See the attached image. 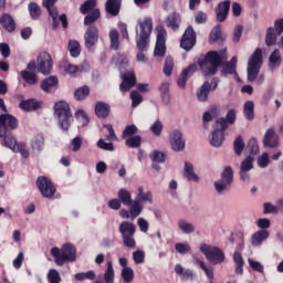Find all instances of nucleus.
Wrapping results in <instances>:
<instances>
[{"label": "nucleus", "instance_id": "nucleus-4", "mask_svg": "<svg viewBox=\"0 0 283 283\" xmlns=\"http://www.w3.org/2000/svg\"><path fill=\"white\" fill-rule=\"evenodd\" d=\"M54 116L62 132H67L70 127H72V123H74L72 109L70 108V104L65 101H60L54 104Z\"/></svg>", "mask_w": 283, "mask_h": 283}, {"label": "nucleus", "instance_id": "nucleus-3", "mask_svg": "<svg viewBox=\"0 0 283 283\" xmlns=\"http://www.w3.org/2000/svg\"><path fill=\"white\" fill-rule=\"evenodd\" d=\"M224 61H227V49L219 52L210 51L199 61V67L205 76H213V74H217L218 67H220Z\"/></svg>", "mask_w": 283, "mask_h": 283}, {"label": "nucleus", "instance_id": "nucleus-47", "mask_svg": "<svg viewBox=\"0 0 283 283\" xmlns=\"http://www.w3.org/2000/svg\"><path fill=\"white\" fill-rule=\"evenodd\" d=\"M69 52L71 56L76 59L77 56L81 55V43L76 40H70L69 41Z\"/></svg>", "mask_w": 283, "mask_h": 283}, {"label": "nucleus", "instance_id": "nucleus-19", "mask_svg": "<svg viewBox=\"0 0 283 283\" xmlns=\"http://www.w3.org/2000/svg\"><path fill=\"white\" fill-rule=\"evenodd\" d=\"M193 45H196V31L192 27H188L181 38L180 48L189 52Z\"/></svg>", "mask_w": 283, "mask_h": 283}, {"label": "nucleus", "instance_id": "nucleus-64", "mask_svg": "<svg viewBox=\"0 0 283 283\" xmlns=\"http://www.w3.org/2000/svg\"><path fill=\"white\" fill-rule=\"evenodd\" d=\"M48 280L50 283H61V274H59V271L51 269L48 274Z\"/></svg>", "mask_w": 283, "mask_h": 283}, {"label": "nucleus", "instance_id": "nucleus-59", "mask_svg": "<svg viewBox=\"0 0 283 283\" xmlns=\"http://www.w3.org/2000/svg\"><path fill=\"white\" fill-rule=\"evenodd\" d=\"M230 244H237L238 251L244 250V238L242 235H232L229 239Z\"/></svg>", "mask_w": 283, "mask_h": 283}, {"label": "nucleus", "instance_id": "nucleus-17", "mask_svg": "<svg viewBox=\"0 0 283 283\" xmlns=\"http://www.w3.org/2000/svg\"><path fill=\"white\" fill-rule=\"evenodd\" d=\"M96 43H98V28L96 25L88 27L84 33L86 50H92Z\"/></svg>", "mask_w": 283, "mask_h": 283}, {"label": "nucleus", "instance_id": "nucleus-15", "mask_svg": "<svg viewBox=\"0 0 283 283\" xmlns=\"http://www.w3.org/2000/svg\"><path fill=\"white\" fill-rule=\"evenodd\" d=\"M169 140H170V146L172 151H184L185 150V145L186 140L182 135V132L176 129L172 130L169 135Z\"/></svg>", "mask_w": 283, "mask_h": 283}, {"label": "nucleus", "instance_id": "nucleus-55", "mask_svg": "<svg viewBox=\"0 0 283 283\" xmlns=\"http://www.w3.org/2000/svg\"><path fill=\"white\" fill-rule=\"evenodd\" d=\"M273 29H274V32H276L277 36H282L277 45L279 48H283V18L275 20Z\"/></svg>", "mask_w": 283, "mask_h": 283}, {"label": "nucleus", "instance_id": "nucleus-50", "mask_svg": "<svg viewBox=\"0 0 283 283\" xmlns=\"http://www.w3.org/2000/svg\"><path fill=\"white\" fill-rule=\"evenodd\" d=\"M238 56H233L230 62L223 65L222 74H237Z\"/></svg>", "mask_w": 283, "mask_h": 283}, {"label": "nucleus", "instance_id": "nucleus-29", "mask_svg": "<svg viewBox=\"0 0 283 283\" xmlns=\"http://www.w3.org/2000/svg\"><path fill=\"white\" fill-rule=\"evenodd\" d=\"M181 21L180 13L172 12L167 17L166 24L168 28H171L174 32H178Z\"/></svg>", "mask_w": 283, "mask_h": 283}, {"label": "nucleus", "instance_id": "nucleus-2", "mask_svg": "<svg viewBox=\"0 0 283 283\" xmlns=\"http://www.w3.org/2000/svg\"><path fill=\"white\" fill-rule=\"evenodd\" d=\"M153 30L154 20L151 17H145L137 20L135 32L136 45L139 51L137 52L136 59L139 63H147V56L145 55V52H147V48H149V39H151Z\"/></svg>", "mask_w": 283, "mask_h": 283}, {"label": "nucleus", "instance_id": "nucleus-37", "mask_svg": "<svg viewBox=\"0 0 283 283\" xmlns=\"http://www.w3.org/2000/svg\"><path fill=\"white\" fill-rule=\"evenodd\" d=\"M134 202L139 203L143 211V209H145V205H143V202H148V205H154V193H151V191H146L142 196H136V198L134 199Z\"/></svg>", "mask_w": 283, "mask_h": 283}, {"label": "nucleus", "instance_id": "nucleus-12", "mask_svg": "<svg viewBox=\"0 0 283 283\" xmlns=\"http://www.w3.org/2000/svg\"><path fill=\"white\" fill-rule=\"evenodd\" d=\"M38 188L43 198H54L56 187L48 177H39L36 180Z\"/></svg>", "mask_w": 283, "mask_h": 283}, {"label": "nucleus", "instance_id": "nucleus-23", "mask_svg": "<svg viewBox=\"0 0 283 283\" xmlns=\"http://www.w3.org/2000/svg\"><path fill=\"white\" fill-rule=\"evenodd\" d=\"M198 70V66L195 64H191L186 70H184L177 81L178 87H181V90H185L187 86V81H189L190 76H193L195 72Z\"/></svg>", "mask_w": 283, "mask_h": 283}, {"label": "nucleus", "instance_id": "nucleus-33", "mask_svg": "<svg viewBox=\"0 0 283 283\" xmlns=\"http://www.w3.org/2000/svg\"><path fill=\"white\" fill-rule=\"evenodd\" d=\"M20 109L24 112H34L41 107V103L36 99L22 101L19 105Z\"/></svg>", "mask_w": 283, "mask_h": 283}, {"label": "nucleus", "instance_id": "nucleus-32", "mask_svg": "<svg viewBox=\"0 0 283 283\" xmlns=\"http://www.w3.org/2000/svg\"><path fill=\"white\" fill-rule=\"evenodd\" d=\"M95 114L98 118H107V116H109V104L97 102L95 105Z\"/></svg>", "mask_w": 283, "mask_h": 283}, {"label": "nucleus", "instance_id": "nucleus-34", "mask_svg": "<svg viewBox=\"0 0 283 283\" xmlns=\"http://www.w3.org/2000/svg\"><path fill=\"white\" fill-rule=\"evenodd\" d=\"M0 24L7 32H14L17 24L14 23V19L10 17V14H3L0 18Z\"/></svg>", "mask_w": 283, "mask_h": 283}, {"label": "nucleus", "instance_id": "nucleus-39", "mask_svg": "<svg viewBox=\"0 0 283 283\" xmlns=\"http://www.w3.org/2000/svg\"><path fill=\"white\" fill-rule=\"evenodd\" d=\"M233 262L235 264V273L237 275H242L244 273V259L240 252H234Z\"/></svg>", "mask_w": 283, "mask_h": 283}, {"label": "nucleus", "instance_id": "nucleus-36", "mask_svg": "<svg viewBox=\"0 0 283 283\" xmlns=\"http://www.w3.org/2000/svg\"><path fill=\"white\" fill-rule=\"evenodd\" d=\"M31 147L36 154H41V150L45 147V138L43 135H36L31 140Z\"/></svg>", "mask_w": 283, "mask_h": 283}, {"label": "nucleus", "instance_id": "nucleus-14", "mask_svg": "<svg viewBox=\"0 0 283 283\" xmlns=\"http://www.w3.org/2000/svg\"><path fill=\"white\" fill-rule=\"evenodd\" d=\"M253 160H255V158L248 156L241 163L240 168H239V176H240V180H242V182H251V172L250 171L253 169Z\"/></svg>", "mask_w": 283, "mask_h": 283}, {"label": "nucleus", "instance_id": "nucleus-41", "mask_svg": "<svg viewBox=\"0 0 283 283\" xmlns=\"http://www.w3.org/2000/svg\"><path fill=\"white\" fill-rule=\"evenodd\" d=\"M169 87H170V84L167 81L161 82V84L159 85V94L161 96L163 103H165L166 105L169 104V99H170Z\"/></svg>", "mask_w": 283, "mask_h": 283}, {"label": "nucleus", "instance_id": "nucleus-45", "mask_svg": "<svg viewBox=\"0 0 283 283\" xmlns=\"http://www.w3.org/2000/svg\"><path fill=\"white\" fill-rule=\"evenodd\" d=\"M143 143V137L140 135H134L132 137H128L126 139V147H129L130 149H138Z\"/></svg>", "mask_w": 283, "mask_h": 283}, {"label": "nucleus", "instance_id": "nucleus-63", "mask_svg": "<svg viewBox=\"0 0 283 283\" xmlns=\"http://www.w3.org/2000/svg\"><path fill=\"white\" fill-rule=\"evenodd\" d=\"M221 35L222 29H220V25L214 27L210 33L209 43H216Z\"/></svg>", "mask_w": 283, "mask_h": 283}, {"label": "nucleus", "instance_id": "nucleus-60", "mask_svg": "<svg viewBox=\"0 0 283 283\" xmlns=\"http://www.w3.org/2000/svg\"><path fill=\"white\" fill-rule=\"evenodd\" d=\"M136 134H138V127L132 124L125 127L122 138H132V136H136Z\"/></svg>", "mask_w": 283, "mask_h": 283}, {"label": "nucleus", "instance_id": "nucleus-1", "mask_svg": "<svg viewBox=\"0 0 283 283\" xmlns=\"http://www.w3.org/2000/svg\"><path fill=\"white\" fill-rule=\"evenodd\" d=\"M18 127L19 122L17 117L10 114L0 115V138H3L1 145L11 149L14 154H21L22 158H30L25 143H17V139L12 136L11 132Z\"/></svg>", "mask_w": 283, "mask_h": 283}, {"label": "nucleus", "instance_id": "nucleus-26", "mask_svg": "<svg viewBox=\"0 0 283 283\" xmlns=\"http://www.w3.org/2000/svg\"><path fill=\"white\" fill-rule=\"evenodd\" d=\"M118 231L122 238L126 235H136V224L132 221H122Z\"/></svg>", "mask_w": 283, "mask_h": 283}, {"label": "nucleus", "instance_id": "nucleus-13", "mask_svg": "<svg viewBox=\"0 0 283 283\" xmlns=\"http://www.w3.org/2000/svg\"><path fill=\"white\" fill-rule=\"evenodd\" d=\"M52 55H50V53L48 52L40 53V55L38 56V72L46 76L48 74H50V72H52Z\"/></svg>", "mask_w": 283, "mask_h": 283}, {"label": "nucleus", "instance_id": "nucleus-16", "mask_svg": "<svg viewBox=\"0 0 283 283\" xmlns=\"http://www.w3.org/2000/svg\"><path fill=\"white\" fill-rule=\"evenodd\" d=\"M46 10L49 17L52 19L53 30H56V28H59V21H61L64 30L67 29V15L65 13L59 17V9H56V7H48Z\"/></svg>", "mask_w": 283, "mask_h": 283}, {"label": "nucleus", "instance_id": "nucleus-31", "mask_svg": "<svg viewBox=\"0 0 283 283\" xmlns=\"http://www.w3.org/2000/svg\"><path fill=\"white\" fill-rule=\"evenodd\" d=\"M245 154H249L251 158H255L260 154V145H258V139L251 137L245 146Z\"/></svg>", "mask_w": 283, "mask_h": 283}, {"label": "nucleus", "instance_id": "nucleus-6", "mask_svg": "<svg viewBox=\"0 0 283 283\" xmlns=\"http://www.w3.org/2000/svg\"><path fill=\"white\" fill-rule=\"evenodd\" d=\"M262 63H264V60L262 59V49L258 48L248 61L247 74L249 83H253V81L258 78L260 70L262 69Z\"/></svg>", "mask_w": 283, "mask_h": 283}, {"label": "nucleus", "instance_id": "nucleus-24", "mask_svg": "<svg viewBox=\"0 0 283 283\" xmlns=\"http://www.w3.org/2000/svg\"><path fill=\"white\" fill-rule=\"evenodd\" d=\"M271 233L269 230H259L254 232L251 237V245L254 248H260L266 240H269V237Z\"/></svg>", "mask_w": 283, "mask_h": 283}, {"label": "nucleus", "instance_id": "nucleus-58", "mask_svg": "<svg viewBox=\"0 0 283 283\" xmlns=\"http://www.w3.org/2000/svg\"><path fill=\"white\" fill-rule=\"evenodd\" d=\"M233 149H234V154H237V156H242V151H244V139H242V136L239 135L234 139Z\"/></svg>", "mask_w": 283, "mask_h": 283}, {"label": "nucleus", "instance_id": "nucleus-56", "mask_svg": "<svg viewBox=\"0 0 283 283\" xmlns=\"http://www.w3.org/2000/svg\"><path fill=\"white\" fill-rule=\"evenodd\" d=\"M104 282L114 283V265L112 264V261H107V268L104 273Z\"/></svg>", "mask_w": 283, "mask_h": 283}, {"label": "nucleus", "instance_id": "nucleus-11", "mask_svg": "<svg viewBox=\"0 0 283 283\" xmlns=\"http://www.w3.org/2000/svg\"><path fill=\"white\" fill-rule=\"evenodd\" d=\"M156 32H157V42L155 45L154 54L155 56H159L160 59H163V56H165L167 52V45H166L167 30H165L163 27L159 25L156 28Z\"/></svg>", "mask_w": 283, "mask_h": 283}, {"label": "nucleus", "instance_id": "nucleus-7", "mask_svg": "<svg viewBox=\"0 0 283 283\" xmlns=\"http://www.w3.org/2000/svg\"><path fill=\"white\" fill-rule=\"evenodd\" d=\"M231 185H233V168L227 166L221 172L220 179L214 181V189L219 196H222L231 189Z\"/></svg>", "mask_w": 283, "mask_h": 283}, {"label": "nucleus", "instance_id": "nucleus-57", "mask_svg": "<svg viewBox=\"0 0 283 283\" xmlns=\"http://www.w3.org/2000/svg\"><path fill=\"white\" fill-rule=\"evenodd\" d=\"M29 12L31 19H33V21H36L39 17H41V7H39V4H36L35 2H31L29 3Z\"/></svg>", "mask_w": 283, "mask_h": 283}, {"label": "nucleus", "instance_id": "nucleus-48", "mask_svg": "<svg viewBox=\"0 0 283 283\" xmlns=\"http://www.w3.org/2000/svg\"><path fill=\"white\" fill-rule=\"evenodd\" d=\"M118 39V30L112 29L109 31L111 50H118V48L120 46V41Z\"/></svg>", "mask_w": 283, "mask_h": 283}, {"label": "nucleus", "instance_id": "nucleus-5", "mask_svg": "<svg viewBox=\"0 0 283 283\" xmlns=\"http://www.w3.org/2000/svg\"><path fill=\"white\" fill-rule=\"evenodd\" d=\"M51 255L57 266H63L65 262H74L76 260V248L72 243H65L61 249L52 248Z\"/></svg>", "mask_w": 283, "mask_h": 283}, {"label": "nucleus", "instance_id": "nucleus-20", "mask_svg": "<svg viewBox=\"0 0 283 283\" xmlns=\"http://www.w3.org/2000/svg\"><path fill=\"white\" fill-rule=\"evenodd\" d=\"M229 10H231V1L226 0L220 2L216 9V17L219 23L227 21V17H229Z\"/></svg>", "mask_w": 283, "mask_h": 283}, {"label": "nucleus", "instance_id": "nucleus-40", "mask_svg": "<svg viewBox=\"0 0 283 283\" xmlns=\"http://www.w3.org/2000/svg\"><path fill=\"white\" fill-rule=\"evenodd\" d=\"M280 65H282V55L280 50L275 49L269 57V66L273 70V67H280Z\"/></svg>", "mask_w": 283, "mask_h": 283}, {"label": "nucleus", "instance_id": "nucleus-25", "mask_svg": "<svg viewBox=\"0 0 283 283\" xmlns=\"http://www.w3.org/2000/svg\"><path fill=\"white\" fill-rule=\"evenodd\" d=\"M184 178L188 182H200V177L196 174V170H193V164L185 161Z\"/></svg>", "mask_w": 283, "mask_h": 283}, {"label": "nucleus", "instance_id": "nucleus-43", "mask_svg": "<svg viewBox=\"0 0 283 283\" xmlns=\"http://www.w3.org/2000/svg\"><path fill=\"white\" fill-rule=\"evenodd\" d=\"M275 43H277V32L273 27H270L266 30L265 45L270 48L271 45H275Z\"/></svg>", "mask_w": 283, "mask_h": 283}, {"label": "nucleus", "instance_id": "nucleus-42", "mask_svg": "<svg viewBox=\"0 0 283 283\" xmlns=\"http://www.w3.org/2000/svg\"><path fill=\"white\" fill-rule=\"evenodd\" d=\"M254 109L255 104L253 103V101H248L244 103L243 114L248 120H253V118L255 117Z\"/></svg>", "mask_w": 283, "mask_h": 283}, {"label": "nucleus", "instance_id": "nucleus-10", "mask_svg": "<svg viewBox=\"0 0 283 283\" xmlns=\"http://www.w3.org/2000/svg\"><path fill=\"white\" fill-rule=\"evenodd\" d=\"M228 128L227 120L224 118H219L216 122V129L211 135L210 145L212 147H221L224 143V129Z\"/></svg>", "mask_w": 283, "mask_h": 283}, {"label": "nucleus", "instance_id": "nucleus-49", "mask_svg": "<svg viewBox=\"0 0 283 283\" xmlns=\"http://www.w3.org/2000/svg\"><path fill=\"white\" fill-rule=\"evenodd\" d=\"M20 76L28 83L29 85H36L39 83V80L36 78V74L30 72V71H21Z\"/></svg>", "mask_w": 283, "mask_h": 283}, {"label": "nucleus", "instance_id": "nucleus-8", "mask_svg": "<svg viewBox=\"0 0 283 283\" xmlns=\"http://www.w3.org/2000/svg\"><path fill=\"white\" fill-rule=\"evenodd\" d=\"M199 249L210 264H222L226 260L224 251L218 247H211L207 243H202Z\"/></svg>", "mask_w": 283, "mask_h": 283}, {"label": "nucleus", "instance_id": "nucleus-35", "mask_svg": "<svg viewBox=\"0 0 283 283\" xmlns=\"http://www.w3.org/2000/svg\"><path fill=\"white\" fill-rule=\"evenodd\" d=\"M56 85H59V78L55 76H50L42 81L41 90H43V92L50 93L52 90H54V87H56Z\"/></svg>", "mask_w": 283, "mask_h": 283}, {"label": "nucleus", "instance_id": "nucleus-21", "mask_svg": "<svg viewBox=\"0 0 283 283\" xmlns=\"http://www.w3.org/2000/svg\"><path fill=\"white\" fill-rule=\"evenodd\" d=\"M263 145L265 147H271L275 149V147H280V136L275 134V129L269 128L264 135Z\"/></svg>", "mask_w": 283, "mask_h": 283}, {"label": "nucleus", "instance_id": "nucleus-44", "mask_svg": "<svg viewBox=\"0 0 283 283\" xmlns=\"http://www.w3.org/2000/svg\"><path fill=\"white\" fill-rule=\"evenodd\" d=\"M98 19H101V10L94 9L90 12V14L85 15L84 25H90L91 28L93 23H96V21H98Z\"/></svg>", "mask_w": 283, "mask_h": 283}, {"label": "nucleus", "instance_id": "nucleus-62", "mask_svg": "<svg viewBox=\"0 0 283 283\" xmlns=\"http://www.w3.org/2000/svg\"><path fill=\"white\" fill-rule=\"evenodd\" d=\"M166 158H167V156L165 155V153L159 151V150H154L150 154V160L153 163H165Z\"/></svg>", "mask_w": 283, "mask_h": 283}, {"label": "nucleus", "instance_id": "nucleus-53", "mask_svg": "<svg viewBox=\"0 0 283 283\" xmlns=\"http://www.w3.org/2000/svg\"><path fill=\"white\" fill-rule=\"evenodd\" d=\"M74 277L77 280V282H83L85 280H96V273L93 270H90L87 272L76 273Z\"/></svg>", "mask_w": 283, "mask_h": 283}, {"label": "nucleus", "instance_id": "nucleus-28", "mask_svg": "<svg viewBox=\"0 0 283 283\" xmlns=\"http://www.w3.org/2000/svg\"><path fill=\"white\" fill-rule=\"evenodd\" d=\"M177 227L179 231H181V233H184L185 235H191V233H196V226L187 221V219H180L177 222Z\"/></svg>", "mask_w": 283, "mask_h": 283}, {"label": "nucleus", "instance_id": "nucleus-30", "mask_svg": "<svg viewBox=\"0 0 283 283\" xmlns=\"http://www.w3.org/2000/svg\"><path fill=\"white\" fill-rule=\"evenodd\" d=\"M118 200L124 207L134 206V199H132V192L125 188H122L117 192Z\"/></svg>", "mask_w": 283, "mask_h": 283}, {"label": "nucleus", "instance_id": "nucleus-46", "mask_svg": "<svg viewBox=\"0 0 283 283\" xmlns=\"http://www.w3.org/2000/svg\"><path fill=\"white\" fill-rule=\"evenodd\" d=\"M94 10H98L96 8V0H86L80 7L81 14H87V12H94Z\"/></svg>", "mask_w": 283, "mask_h": 283}, {"label": "nucleus", "instance_id": "nucleus-22", "mask_svg": "<svg viewBox=\"0 0 283 283\" xmlns=\"http://www.w3.org/2000/svg\"><path fill=\"white\" fill-rule=\"evenodd\" d=\"M175 273L179 275L180 280L184 282H188L189 280L193 282V280H196V272L191 269H184L180 263L175 265Z\"/></svg>", "mask_w": 283, "mask_h": 283}, {"label": "nucleus", "instance_id": "nucleus-38", "mask_svg": "<svg viewBox=\"0 0 283 283\" xmlns=\"http://www.w3.org/2000/svg\"><path fill=\"white\" fill-rule=\"evenodd\" d=\"M209 92H211V84L209 82H205L197 92L198 101L205 103L207 98H209Z\"/></svg>", "mask_w": 283, "mask_h": 283}, {"label": "nucleus", "instance_id": "nucleus-54", "mask_svg": "<svg viewBox=\"0 0 283 283\" xmlns=\"http://www.w3.org/2000/svg\"><path fill=\"white\" fill-rule=\"evenodd\" d=\"M76 101H85L90 96V86H82L74 93Z\"/></svg>", "mask_w": 283, "mask_h": 283}, {"label": "nucleus", "instance_id": "nucleus-9", "mask_svg": "<svg viewBox=\"0 0 283 283\" xmlns=\"http://www.w3.org/2000/svg\"><path fill=\"white\" fill-rule=\"evenodd\" d=\"M127 57H124L119 63V72L123 78V82L119 86L120 92H129L134 85H136V75L134 71H128L125 73V67H127Z\"/></svg>", "mask_w": 283, "mask_h": 283}, {"label": "nucleus", "instance_id": "nucleus-51", "mask_svg": "<svg viewBox=\"0 0 283 283\" xmlns=\"http://www.w3.org/2000/svg\"><path fill=\"white\" fill-rule=\"evenodd\" d=\"M75 118L82 127H87V125H90V116H87V113H85L83 109L75 113Z\"/></svg>", "mask_w": 283, "mask_h": 283}, {"label": "nucleus", "instance_id": "nucleus-52", "mask_svg": "<svg viewBox=\"0 0 283 283\" xmlns=\"http://www.w3.org/2000/svg\"><path fill=\"white\" fill-rule=\"evenodd\" d=\"M164 129L165 125L160 122V119H156L149 127V132H151L153 136H160Z\"/></svg>", "mask_w": 283, "mask_h": 283}, {"label": "nucleus", "instance_id": "nucleus-18", "mask_svg": "<svg viewBox=\"0 0 283 283\" xmlns=\"http://www.w3.org/2000/svg\"><path fill=\"white\" fill-rule=\"evenodd\" d=\"M129 207V209H122L119 211L120 218L124 220H136L140 213H143V207L139 202L134 201L133 206H126Z\"/></svg>", "mask_w": 283, "mask_h": 283}, {"label": "nucleus", "instance_id": "nucleus-27", "mask_svg": "<svg viewBox=\"0 0 283 283\" xmlns=\"http://www.w3.org/2000/svg\"><path fill=\"white\" fill-rule=\"evenodd\" d=\"M106 14L118 17L120 12V0H107L105 3Z\"/></svg>", "mask_w": 283, "mask_h": 283}, {"label": "nucleus", "instance_id": "nucleus-61", "mask_svg": "<svg viewBox=\"0 0 283 283\" xmlns=\"http://www.w3.org/2000/svg\"><path fill=\"white\" fill-rule=\"evenodd\" d=\"M122 279L124 282H134V269L123 268L122 269Z\"/></svg>", "mask_w": 283, "mask_h": 283}]
</instances>
